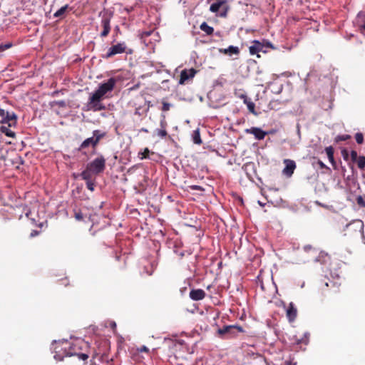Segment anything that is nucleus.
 <instances>
[{
    "instance_id": "423d86ee",
    "label": "nucleus",
    "mask_w": 365,
    "mask_h": 365,
    "mask_svg": "<svg viewBox=\"0 0 365 365\" xmlns=\"http://www.w3.org/2000/svg\"><path fill=\"white\" fill-rule=\"evenodd\" d=\"M132 51L129 50V51H127V46L126 43L121 42V43H117V44H115L110 48H108L107 53L106 54L103 55V58L105 59L110 58L115 56H117L118 54L120 53H130Z\"/></svg>"
},
{
    "instance_id": "9d476101",
    "label": "nucleus",
    "mask_w": 365,
    "mask_h": 365,
    "mask_svg": "<svg viewBox=\"0 0 365 365\" xmlns=\"http://www.w3.org/2000/svg\"><path fill=\"white\" fill-rule=\"evenodd\" d=\"M196 73L197 71L195 68L183 69L182 71L180 72V81H178V83L180 85L186 84L194 78Z\"/></svg>"
},
{
    "instance_id": "37998d69",
    "label": "nucleus",
    "mask_w": 365,
    "mask_h": 365,
    "mask_svg": "<svg viewBox=\"0 0 365 365\" xmlns=\"http://www.w3.org/2000/svg\"><path fill=\"white\" fill-rule=\"evenodd\" d=\"M141 108L138 107V108H135V115H142V113H141Z\"/></svg>"
},
{
    "instance_id": "1a4fd4ad",
    "label": "nucleus",
    "mask_w": 365,
    "mask_h": 365,
    "mask_svg": "<svg viewBox=\"0 0 365 365\" xmlns=\"http://www.w3.org/2000/svg\"><path fill=\"white\" fill-rule=\"evenodd\" d=\"M110 361H112V359L107 353L96 352L93 356L91 365H113L110 364Z\"/></svg>"
},
{
    "instance_id": "9b49d317",
    "label": "nucleus",
    "mask_w": 365,
    "mask_h": 365,
    "mask_svg": "<svg viewBox=\"0 0 365 365\" xmlns=\"http://www.w3.org/2000/svg\"><path fill=\"white\" fill-rule=\"evenodd\" d=\"M354 24L360 33H365V11H361L356 15Z\"/></svg>"
},
{
    "instance_id": "72a5a7b5",
    "label": "nucleus",
    "mask_w": 365,
    "mask_h": 365,
    "mask_svg": "<svg viewBox=\"0 0 365 365\" xmlns=\"http://www.w3.org/2000/svg\"><path fill=\"white\" fill-rule=\"evenodd\" d=\"M149 153H150L148 148H145L143 152L140 153L139 155H141L140 159H148Z\"/></svg>"
},
{
    "instance_id": "c9c22d12",
    "label": "nucleus",
    "mask_w": 365,
    "mask_h": 365,
    "mask_svg": "<svg viewBox=\"0 0 365 365\" xmlns=\"http://www.w3.org/2000/svg\"><path fill=\"white\" fill-rule=\"evenodd\" d=\"M350 138H351V136L349 135H337L336 138H335V140L339 142V141L349 140Z\"/></svg>"
},
{
    "instance_id": "39448f33",
    "label": "nucleus",
    "mask_w": 365,
    "mask_h": 365,
    "mask_svg": "<svg viewBox=\"0 0 365 365\" xmlns=\"http://www.w3.org/2000/svg\"><path fill=\"white\" fill-rule=\"evenodd\" d=\"M103 99V97L102 96L91 94L86 103V110H92L93 112L105 110L106 106L102 103Z\"/></svg>"
},
{
    "instance_id": "a878e982",
    "label": "nucleus",
    "mask_w": 365,
    "mask_h": 365,
    "mask_svg": "<svg viewBox=\"0 0 365 365\" xmlns=\"http://www.w3.org/2000/svg\"><path fill=\"white\" fill-rule=\"evenodd\" d=\"M327 156H328L329 160L331 164H335L334 161V150L331 146L326 147L325 148Z\"/></svg>"
},
{
    "instance_id": "b1692460",
    "label": "nucleus",
    "mask_w": 365,
    "mask_h": 365,
    "mask_svg": "<svg viewBox=\"0 0 365 365\" xmlns=\"http://www.w3.org/2000/svg\"><path fill=\"white\" fill-rule=\"evenodd\" d=\"M200 29H201L202 32L207 34V35L210 36L214 33V28L208 26L206 22H202V24L200 25Z\"/></svg>"
},
{
    "instance_id": "4c0bfd02",
    "label": "nucleus",
    "mask_w": 365,
    "mask_h": 365,
    "mask_svg": "<svg viewBox=\"0 0 365 365\" xmlns=\"http://www.w3.org/2000/svg\"><path fill=\"white\" fill-rule=\"evenodd\" d=\"M350 158H351V160H352V162H355L357 158H359V156L357 155V153L356 150H351L350 152Z\"/></svg>"
},
{
    "instance_id": "bb28decb",
    "label": "nucleus",
    "mask_w": 365,
    "mask_h": 365,
    "mask_svg": "<svg viewBox=\"0 0 365 365\" xmlns=\"http://www.w3.org/2000/svg\"><path fill=\"white\" fill-rule=\"evenodd\" d=\"M68 8L69 6H68V4L61 6V9H58V11L54 13L53 16L56 18L63 17Z\"/></svg>"
},
{
    "instance_id": "c85d7f7f",
    "label": "nucleus",
    "mask_w": 365,
    "mask_h": 365,
    "mask_svg": "<svg viewBox=\"0 0 365 365\" xmlns=\"http://www.w3.org/2000/svg\"><path fill=\"white\" fill-rule=\"evenodd\" d=\"M354 162L356 163V165H358L359 169L361 170H365V157L364 156H359L358 158Z\"/></svg>"
},
{
    "instance_id": "2eb2a0df",
    "label": "nucleus",
    "mask_w": 365,
    "mask_h": 365,
    "mask_svg": "<svg viewBox=\"0 0 365 365\" xmlns=\"http://www.w3.org/2000/svg\"><path fill=\"white\" fill-rule=\"evenodd\" d=\"M190 298L194 301L202 300L205 298V292L201 289H192L190 291Z\"/></svg>"
},
{
    "instance_id": "aec40b11",
    "label": "nucleus",
    "mask_w": 365,
    "mask_h": 365,
    "mask_svg": "<svg viewBox=\"0 0 365 365\" xmlns=\"http://www.w3.org/2000/svg\"><path fill=\"white\" fill-rule=\"evenodd\" d=\"M263 49V45L258 41H253V45L250 46V53L251 55H257Z\"/></svg>"
},
{
    "instance_id": "5701e85b",
    "label": "nucleus",
    "mask_w": 365,
    "mask_h": 365,
    "mask_svg": "<svg viewBox=\"0 0 365 365\" xmlns=\"http://www.w3.org/2000/svg\"><path fill=\"white\" fill-rule=\"evenodd\" d=\"M93 175H95L94 171L87 168H85V170L81 173V178L84 180H91Z\"/></svg>"
},
{
    "instance_id": "ddd939ff",
    "label": "nucleus",
    "mask_w": 365,
    "mask_h": 365,
    "mask_svg": "<svg viewBox=\"0 0 365 365\" xmlns=\"http://www.w3.org/2000/svg\"><path fill=\"white\" fill-rule=\"evenodd\" d=\"M284 164H285V168L283 170V173L287 177L292 175L294 170L296 169L295 161L290 159L284 160Z\"/></svg>"
},
{
    "instance_id": "ea45409f",
    "label": "nucleus",
    "mask_w": 365,
    "mask_h": 365,
    "mask_svg": "<svg viewBox=\"0 0 365 365\" xmlns=\"http://www.w3.org/2000/svg\"><path fill=\"white\" fill-rule=\"evenodd\" d=\"M341 156H343V158L345 161H347L349 159V153L346 149H343L341 150Z\"/></svg>"
},
{
    "instance_id": "58836bf2",
    "label": "nucleus",
    "mask_w": 365,
    "mask_h": 365,
    "mask_svg": "<svg viewBox=\"0 0 365 365\" xmlns=\"http://www.w3.org/2000/svg\"><path fill=\"white\" fill-rule=\"evenodd\" d=\"M162 104H163L162 110L163 112H165V111H168V110H170V103H168L166 101H163Z\"/></svg>"
},
{
    "instance_id": "2f4dec72",
    "label": "nucleus",
    "mask_w": 365,
    "mask_h": 365,
    "mask_svg": "<svg viewBox=\"0 0 365 365\" xmlns=\"http://www.w3.org/2000/svg\"><path fill=\"white\" fill-rule=\"evenodd\" d=\"M356 143L362 144L364 141L363 134L361 133H357L355 135Z\"/></svg>"
},
{
    "instance_id": "49530a36",
    "label": "nucleus",
    "mask_w": 365,
    "mask_h": 365,
    "mask_svg": "<svg viewBox=\"0 0 365 365\" xmlns=\"http://www.w3.org/2000/svg\"><path fill=\"white\" fill-rule=\"evenodd\" d=\"M319 165L320 168H322V169L327 168L326 165L322 161H319Z\"/></svg>"
},
{
    "instance_id": "c03bdc74",
    "label": "nucleus",
    "mask_w": 365,
    "mask_h": 365,
    "mask_svg": "<svg viewBox=\"0 0 365 365\" xmlns=\"http://www.w3.org/2000/svg\"><path fill=\"white\" fill-rule=\"evenodd\" d=\"M227 9H225V10H224V11L220 13V16L221 17H226L227 16Z\"/></svg>"
},
{
    "instance_id": "4468645a",
    "label": "nucleus",
    "mask_w": 365,
    "mask_h": 365,
    "mask_svg": "<svg viewBox=\"0 0 365 365\" xmlns=\"http://www.w3.org/2000/svg\"><path fill=\"white\" fill-rule=\"evenodd\" d=\"M160 128H157L155 131H154V134L163 139L168 135L166 131L167 123L165 120V116L163 115V119L160 121Z\"/></svg>"
},
{
    "instance_id": "4be33fe9",
    "label": "nucleus",
    "mask_w": 365,
    "mask_h": 365,
    "mask_svg": "<svg viewBox=\"0 0 365 365\" xmlns=\"http://www.w3.org/2000/svg\"><path fill=\"white\" fill-rule=\"evenodd\" d=\"M9 127L8 125H2L0 126V132H1L3 134H5L6 136H9L11 138H14L15 133L14 131H12Z\"/></svg>"
},
{
    "instance_id": "f03ea898",
    "label": "nucleus",
    "mask_w": 365,
    "mask_h": 365,
    "mask_svg": "<svg viewBox=\"0 0 365 365\" xmlns=\"http://www.w3.org/2000/svg\"><path fill=\"white\" fill-rule=\"evenodd\" d=\"M87 349L88 344L82 340L76 341L69 346L68 350H66V356L69 357H73L72 361L76 359L82 360L86 362L88 360V355L84 352H82V349Z\"/></svg>"
},
{
    "instance_id": "7ed1b4c3",
    "label": "nucleus",
    "mask_w": 365,
    "mask_h": 365,
    "mask_svg": "<svg viewBox=\"0 0 365 365\" xmlns=\"http://www.w3.org/2000/svg\"><path fill=\"white\" fill-rule=\"evenodd\" d=\"M117 80L115 78H110L107 82L102 83L99 85L98 88L91 95L105 97L107 94L112 92L114 90Z\"/></svg>"
},
{
    "instance_id": "c756f323",
    "label": "nucleus",
    "mask_w": 365,
    "mask_h": 365,
    "mask_svg": "<svg viewBox=\"0 0 365 365\" xmlns=\"http://www.w3.org/2000/svg\"><path fill=\"white\" fill-rule=\"evenodd\" d=\"M193 143L197 145H200L202 143V140L200 139V133L198 130H195L193 133Z\"/></svg>"
},
{
    "instance_id": "393cba45",
    "label": "nucleus",
    "mask_w": 365,
    "mask_h": 365,
    "mask_svg": "<svg viewBox=\"0 0 365 365\" xmlns=\"http://www.w3.org/2000/svg\"><path fill=\"white\" fill-rule=\"evenodd\" d=\"M226 3L225 0L218 1L212 4H211L210 10L211 12L217 13L218 10L220 7Z\"/></svg>"
},
{
    "instance_id": "cd10ccee",
    "label": "nucleus",
    "mask_w": 365,
    "mask_h": 365,
    "mask_svg": "<svg viewBox=\"0 0 365 365\" xmlns=\"http://www.w3.org/2000/svg\"><path fill=\"white\" fill-rule=\"evenodd\" d=\"M141 352L148 353L149 350L148 348L145 346H142L138 349H136V353L133 354V358L135 359V360H139V356L138 354Z\"/></svg>"
},
{
    "instance_id": "f704fd0d",
    "label": "nucleus",
    "mask_w": 365,
    "mask_h": 365,
    "mask_svg": "<svg viewBox=\"0 0 365 365\" xmlns=\"http://www.w3.org/2000/svg\"><path fill=\"white\" fill-rule=\"evenodd\" d=\"M356 203H358L359 207H365V200L361 195H359L358 197H356Z\"/></svg>"
},
{
    "instance_id": "0eeeda50",
    "label": "nucleus",
    "mask_w": 365,
    "mask_h": 365,
    "mask_svg": "<svg viewBox=\"0 0 365 365\" xmlns=\"http://www.w3.org/2000/svg\"><path fill=\"white\" fill-rule=\"evenodd\" d=\"M0 123L7 125L9 127H15L16 124V115L14 113H9L0 108Z\"/></svg>"
},
{
    "instance_id": "f257e3e1",
    "label": "nucleus",
    "mask_w": 365,
    "mask_h": 365,
    "mask_svg": "<svg viewBox=\"0 0 365 365\" xmlns=\"http://www.w3.org/2000/svg\"><path fill=\"white\" fill-rule=\"evenodd\" d=\"M106 135V132L101 130H94L93 131V136L83 140L80 147L78 148V151L86 155V150L89 148L96 150L97 146L99 145L100 140L104 138Z\"/></svg>"
},
{
    "instance_id": "f8f14e48",
    "label": "nucleus",
    "mask_w": 365,
    "mask_h": 365,
    "mask_svg": "<svg viewBox=\"0 0 365 365\" xmlns=\"http://www.w3.org/2000/svg\"><path fill=\"white\" fill-rule=\"evenodd\" d=\"M245 133L253 135L255 136V138L259 140H263L267 134L265 131L258 127H252L251 128L245 129Z\"/></svg>"
},
{
    "instance_id": "6e6552de",
    "label": "nucleus",
    "mask_w": 365,
    "mask_h": 365,
    "mask_svg": "<svg viewBox=\"0 0 365 365\" xmlns=\"http://www.w3.org/2000/svg\"><path fill=\"white\" fill-rule=\"evenodd\" d=\"M243 332L244 329L242 327L238 325H227L217 330V334L220 336L227 334L230 337H235L237 334Z\"/></svg>"
},
{
    "instance_id": "412c9836",
    "label": "nucleus",
    "mask_w": 365,
    "mask_h": 365,
    "mask_svg": "<svg viewBox=\"0 0 365 365\" xmlns=\"http://www.w3.org/2000/svg\"><path fill=\"white\" fill-rule=\"evenodd\" d=\"M242 98H244V103L247 105L248 110L253 114H256V111L255 110V103L246 96H243Z\"/></svg>"
},
{
    "instance_id": "09e8293b",
    "label": "nucleus",
    "mask_w": 365,
    "mask_h": 365,
    "mask_svg": "<svg viewBox=\"0 0 365 365\" xmlns=\"http://www.w3.org/2000/svg\"><path fill=\"white\" fill-rule=\"evenodd\" d=\"M42 226H43V223H40V224H38V227H39L40 228H41V227H42Z\"/></svg>"
},
{
    "instance_id": "6ab92c4d",
    "label": "nucleus",
    "mask_w": 365,
    "mask_h": 365,
    "mask_svg": "<svg viewBox=\"0 0 365 365\" xmlns=\"http://www.w3.org/2000/svg\"><path fill=\"white\" fill-rule=\"evenodd\" d=\"M354 226V231L361 233L364 229L363 222L360 220H356L346 225L347 229H350L351 227Z\"/></svg>"
},
{
    "instance_id": "e433bc0d",
    "label": "nucleus",
    "mask_w": 365,
    "mask_h": 365,
    "mask_svg": "<svg viewBox=\"0 0 365 365\" xmlns=\"http://www.w3.org/2000/svg\"><path fill=\"white\" fill-rule=\"evenodd\" d=\"M11 46H12L11 43H7L5 44L1 43V44H0V52H2L6 49L10 48H11Z\"/></svg>"
},
{
    "instance_id": "de8ad7c7",
    "label": "nucleus",
    "mask_w": 365,
    "mask_h": 365,
    "mask_svg": "<svg viewBox=\"0 0 365 365\" xmlns=\"http://www.w3.org/2000/svg\"><path fill=\"white\" fill-rule=\"evenodd\" d=\"M140 132H144L145 133H148V129L143 128L140 129Z\"/></svg>"
},
{
    "instance_id": "79ce46f5",
    "label": "nucleus",
    "mask_w": 365,
    "mask_h": 365,
    "mask_svg": "<svg viewBox=\"0 0 365 365\" xmlns=\"http://www.w3.org/2000/svg\"><path fill=\"white\" fill-rule=\"evenodd\" d=\"M190 189L193 190H198V191H202L203 189L202 188L201 186L200 185H192L190 187Z\"/></svg>"
},
{
    "instance_id": "a19ab883",
    "label": "nucleus",
    "mask_w": 365,
    "mask_h": 365,
    "mask_svg": "<svg viewBox=\"0 0 365 365\" xmlns=\"http://www.w3.org/2000/svg\"><path fill=\"white\" fill-rule=\"evenodd\" d=\"M40 232L38 230H32L31 232H30V237H34L38 236Z\"/></svg>"
},
{
    "instance_id": "20e7f679",
    "label": "nucleus",
    "mask_w": 365,
    "mask_h": 365,
    "mask_svg": "<svg viewBox=\"0 0 365 365\" xmlns=\"http://www.w3.org/2000/svg\"><path fill=\"white\" fill-rule=\"evenodd\" d=\"M86 169L93 170L96 175L101 174L106 169L105 157L101 155L94 158L93 160L87 163Z\"/></svg>"
},
{
    "instance_id": "a211bd4d",
    "label": "nucleus",
    "mask_w": 365,
    "mask_h": 365,
    "mask_svg": "<svg viewBox=\"0 0 365 365\" xmlns=\"http://www.w3.org/2000/svg\"><path fill=\"white\" fill-rule=\"evenodd\" d=\"M297 317V309L293 302H290L287 309V318L290 322L295 320Z\"/></svg>"
},
{
    "instance_id": "dca6fc26",
    "label": "nucleus",
    "mask_w": 365,
    "mask_h": 365,
    "mask_svg": "<svg viewBox=\"0 0 365 365\" xmlns=\"http://www.w3.org/2000/svg\"><path fill=\"white\" fill-rule=\"evenodd\" d=\"M218 52H220V53H221V54L226 55V56H232V55L238 56L240 53V50L237 46H229V47L226 48H219Z\"/></svg>"
},
{
    "instance_id": "f3484780",
    "label": "nucleus",
    "mask_w": 365,
    "mask_h": 365,
    "mask_svg": "<svg viewBox=\"0 0 365 365\" xmlns=\"http://www.w3.org/2000/svg\"><path fill=\"white\" fill-rule=\"evenodd\" d=\"M101 25L103 27V31L101 34H100V37L106 38L108 36L110 32V19L109 18L104 17L102 19Z\"/></svg>"
},
{
    "instance_id": "a18cd8bd",
    "label": "nucleus",
    "mask_w": 365,
    "mask_h": 365,
    "mask_svg": "<svg viewBox=\"0 0 365 365\" xmlns=\"http://www.w3.org/2000/svg\"><path fill=\"white\" fill-rule=\"evenodd\" d=\"M54 359H56V360H63V357H61L60 355L58 354H56L54 355Z\"/></svg>"
},
{
    "instance_id": "7c9ffc66",
    "label": "nucleus",
    "mask_w": 365,
    "mask_h": 365,
    "mask_svg": "<svg viewBox=\"0 0 365 365\" xmlns=\"http://www.w3.org/2000/svg\"><path fill=\"white\" fill-rule=\"evenodd\" d=\"M74 212V217L76 220L82 221L84 219V217H83V214L81 210H75Z\"/></svg>"
},
{
    "instance_id": "473e14b6",
    "label": "nucleus",
    "mask_w": 365,
    "mask_h": 365,
    "mask_svg": "<svg viewBox=\"0 0 365 365\" xmlns=\"http://www.w3.org/2000/svg\"><path fill=\"white\" fill-rule=\"evenodd\" d=\"M86 181V187L88 190L93 192L95 184L93 180H85Z\"/></svg>"
}]
</instances>
